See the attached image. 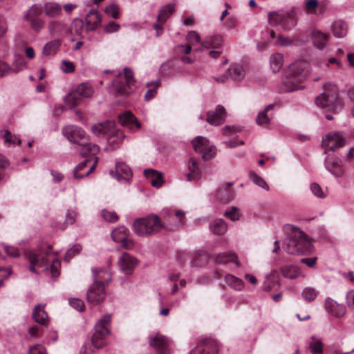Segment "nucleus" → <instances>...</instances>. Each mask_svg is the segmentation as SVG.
Returning <instances> with one entry per match:
<instances>
[{"mask_svg":"<svg viewBox=\"0 0 354 354\" xmlns=\"http://www.w3.org/2000/svg\"><path fill=\"white\" fill-rule=\"evenodd\" d=\"M163 225L157 215H150L136 219L133 223V229L140 236H148L158 232Z\"/></svg>","mask_w":354,"mask_h":354,"instance_id":"nucleus-3","label":"nucleus"},{"mask_svg":"<svg viewBox=\"0 0 354 354\" xmlns=\"http://www.w3.org/2000/svg\"><path fill=\"white\" fill-rule=\"evenodd\" d=\"M274 108V104H271L266 106L263 111L259 113L257 116V123L259 126L268 124L270 122L271 117L268 115V112Z\"/></svg>","mask_w":354,"mask_h":354,"instance_id":"nucleus-36","label":"nucleus"},{"mask_svg":"<svg viewBox=\"0 0 354 354\" xmlns=\"http://www.w3.org/2000/svg\"><path fill=\"white\" fill-rule=\"evenodd\" d=\"M297 24L296 15L294 10L286 12L281 23V28L284 30L292 29Z\"/></svg>","mask_w":354,"mask_h":354,"instance_id":"nucleus-34","label":"nucleus"},{"mask_svg":"<svg viewBox=\"0 0 354 354\" xmlns=\"http://www.w3.org/2000/svg\"><path fill=\"white\" fill-rule=\"evenodd\" d=\"M225 110L221 105H218L214 111H210L207 114V122L213 126L223 124L225 119Z\"/></svg>","mask_w":354,"mask_h":354,"instance_id":"nucleus-18","label":"nucleus"},{"mask_svg":"<svg viewBox=\"0 0 354 354\" xmlns=\"http://www.w3.org/2000/svg\"><path fill=\"white\" fill-rule=\"evenodd\" d=\"M81 145L83 155H97L100 152V147L96 144L86 142Z\"/></svg>","mask_w":354,"mask_h":354,"instance_id":"nucleus-48","label":"nucleus"},{"mask_svg":"<svg viewBox=\"0 0 354 354\" xmlns=\"http://www.w3.org/2000/svg\"><path fill=\"white\" fill-rule=\"evenodd\" d=\"M1 136L4 138L6 144L9 147L11 144H14L17 141L18 145L21 144V140L15 136L11 135L10 132L8 130H3L1 131Z\"/></svg>","mask_w":354,"mask_h":354,"instance_id":"nucleus-54","label":"nucleus"},{"mask_svg":"<svg viewBox=\"0 0 354 354\" xmlns=\"http://www.w3.org/2000/svg\"><path fill=\"white\" fill-rule=\"evenodd\" d=\"M45 15L50 18L58 17L62 12V7L55 2H48L43 8Z\"/></svg>","mask_w":354,"mask_h":354,"instance_id":"nucleus-28","label":"nucleus"},{"mask_svg":"<svg viewBox=\"0 0 354 354\" xmlns=\"http://www.w3.org/2000/svg\"><path fill=\"white\" fill-rule=\"evenodd\" d=\"M325 308L330 315L337 318L342 317L346 311L344 305L337 304L330 298L326 299Z\"/></svg>","mask_w":354,"mask_h":354,"instance_id":"nucleus-19","label":"nucleus"},{"mask_svg":"<svg viewBox=\"0 0 354 354\" xmlns=\"http://www.w3.org/2000/svg\"><path fill=\"white\" fill-rule=\"evenodd\" d=\"M346 303L349 308H354V289L348 290L346 295Z\"/></svg>","mask_w":354,"mask_h":354,"instance_id":"nucleus-64","label":"nucleus"},{"mask_svg":"<svg viewBox=\"0 0 354 354\" xmlns=\"http://www.w3.org/2000/svg\"><path fill=\"white\" fill-rule=\"evenodd\" d=\"M312 40L315 46L319 49H323L328 41V36L324 32L315 30L313 31Z\"/></svg>","mask_w":354,"mask_h":354,"instance_id":"nucleus-30","label":"nucleus"},{"mask_svg":"<svg viewBox=\"0 0 354 354\" xmlns=\"http://www.w3.org/2000/svg\"><path fill=\"white\" fill-rule=\"evenodd\" d=\"M310 189L312 193L317 198H322L326 196V192L322 189L321 186L316 183H311Z\"/></svg>","mask_w":354,"mask_h":354,"instance_id":"nucleus-59","label":"nucleus"},{"mask_svg":"<svg viewBox=\"0 0 354 354\" xmlns=\"http://www.w3.org/2000/svg\"><path fill=\"white\" fill-rule=\"evenodd\" d=\"M82 101V98L77 94V93L74 91L69 93L64 98V104L68 108H72L73 106H77L80 104Z\"/></svg>","mask_w":354,"mask_h":354,"instance_id":"nucleus-44","label":"nucleus"},{"mask_svg":"<svg viewBox=\"0 0 354 354\" xmlns=\"http://www.w3.org/2000/svg\"><path fill=\"white\" fill-rule=\"evenodd\" d=\"M217 343L212 339H204L190 351L189 354H218Z\"/></svg>","mask_w":354,"mask_h":354,"instance_id":"nucleus-12","label":"nucleus"},{"mask_svg":"<svg viewBox=\"0 0 354 354\" xmlns=\"http://www.w3.org/2000/svg\"><path fill=\"white\" fill-rule=\"evenodd\" d=\"M115 78L112 81L113 91L118 95L126 96L131 93V86L134 85L133 73L129 68H124V76L120 72L115 73Z\"/></svg>","mask_w":354,"mask_h":354,"instance_id":"nucleus-4","label":"nucleus"},{"mask_svg":"<svg viewBox=\"0 0 354 354\" xmlns=\"http://www.w3.org/2000/svg\"><path fill=\"white\" fill-rule=\"evenodd\" d=\"M319 292L313 287H306L302 290L301 296L307 302L314 301L318 296Z\"/></svg>","mask_w":354,"mask_h":354,"instance_id":"nucleus-47","label":"nucleus"},{"mask_svg":"<svg viewBox=\"0 0 354 354\" xmlns=\"http://www.w3.org/2000/svg\"><path fill=\"white\" fill-rule=\"evenodd\" d=\"M120 8L116 4H111L105 9V12L109 16L118 19L119 17Z\"/></svg>","mask_w":354,"mask_h":354,"instance_id":"nucleus-62","label":"nucleus"},{"mask_svg":"<svg viewBox=\"0 0 354 354\" xmlns=\"http://www.w3.org/2000/svg\"><path fill=\"white\" fill-rule=\"evenodd\" d=\"M283 248L289 254H307L313 251V246L303 231L295 229Z\"/></svg>","mask_w":354,"mask_h":354,"instance_id":"nucleus-2","label":"nucleus"},{"mask_svg":"<svg viewBox=\"0 0 354 354\" xmlns=\"http://www.w3.org/2000/svg\"><path fill=\"white\" fill-rule=\"evenodd\" d=\"M160 80L158 79L154 82H147V86H153V88L149 89L145 95V99L146 101H149L153 98L157 94V88L160 85Z\"/></svg>","mask_w":354,"mask_h":354,"instance_id":"nucleus-50","label":"nucleus"},{"mask_svg":"<svg viewBox=\"0 0 354 354\" xmlns=\"http://www.w3.org/2000/svg\"><path fill=\"white\" fill-rule=\"evenodd\" d=\"M332 33L334 36L342 38L347 32L346 24L342 21H335L332 25Z\"/></svg>","mask_w":354,"mask_h":354,"instance_id":"nucleus-42","label":"nucleus"},{"mask_svg":"<svg viewBox=\"0 0 354 354\" xmlns=\"http://www.w3.org/2000/svg\"><path fill=\"white\" fill-rule=\"evenodd\" d=\"M318 8L317 0H306L304 3L305 11L308 14H315Z\"/></svg>","mask_w":354,"mask_h":354,"instance_id":"nucleus-58","label":"nucleus"},{"mask_svg":"<svg viewBox=\"0 0 354 354\" xmlns=\"http://www.w3.org/2000/svg\"><path fill=\"white\" fill-rule=\"evenodd\" d=\"M186 39L188 44H190L191 46H194L197 44H202L203 42L201 41L200 35L196 31L189 32L186 36Z\"/></svg>","mask_w":354,"mask_h":354,"instance_id":"nucleus-57","label":"nucleus"},{"mask_svg":"<svg viewBox=\"0 0 354 354\" xmlns=\"http://www.w3.org/2000/svg\"><path fill=\"white\" fill-rule=\"evenodd\" d=\"M233 185L234 183L230 182L223 184L221 186H220L219 188L216 190V199L223 203H227L232 201L234 198L235 192L233 189L230 188V187Z\"/></svg>","mask_w":354,"mask_h":354,"instance_id":"nucleus-17","label":"nucleus"},{"mask_svg":"<svg viewBox=\"0 0 354 354\" xmlns=\"http://www.w3.org/2000/svg\"><path fill=\"white\" fill-rule=\"evenodd\" d=\"M185 212L177 209H170L165 216L168 222L167 227L170 230H174L184 225L185 222Z\"/></svg>","mask_w":354,"mask_h":354,"instance_id":"nucleus-14","label":"nucleus"},{"mask_svg":"<svg viewBox=\"0 0 354 354\" xmlns=\"http://www.w3.org/2000/svg\"><path fill=\"white\" fill-rule=\"evenodd\" d=\"M310 64L306 60H297L291 64L286 71V79L281 86L282 92H292L303 88L299 83L308 75Z\"/></svg>","mask_w":354,"mask_h":354,"instance_id":"nucleus-1","label":"nucleus"},{"mask_svg":"<svg viewBox=\"0 0 354 354\" xmlns=\"http://www.w3.org/2000/svg\"><path fill=\"white\" fill-rule=\"evenodd\" d=\"M111 321V315H106L102 317L95 326V333L92 337V344L97 348H101L106 344V337L110 332L108 325Z\"/></svg>","mask_w":354,"mask_h":354,"instance_id":"nucleus-5","label":"nucleus"},{"mask_svg":"<svg viewBox=\"0 0 354 354\" xmlns=\"http://www.w3.org/2000/svg\"><path fill=\"white\" fill-rule=\"evenodd\" d=\"M12 65L13 69L12 71L15 73H18L26 67L27 62L21 56H17Z\"/></svg>","mask_w":354,"mask_h":354,"instance_id":"nucleus-55","label":"nucleus"},{"mask_svg":"<svg viewBox=\"0 0 354 354\" xmlns=\"http://www.w3.org/2000/svg\"><path fill=\"white\" fill-rule=\"evenodd\" d=\"M337 95L336 88L330 84L324 93L316 97L315 103L321 108L333 107L337 102Z\"/></svg>","mask_w":354,"mask_h":354,"instance_id":"nucleus-7","label":"nucleus"},{"mask_svg":"<svg viewBox=\"0 0 354 354\" xmlns=\"http://www.w3.org/2000/svg\"><path fill=\"white\" fill-rule=\"evenodd\" d=\"M69 304L78 311H83L84 309V303L82 300L77 298H72L68 300Z\"/></svg>","mask_w":354,"mask_h":354,"instance_id":"nucleus-63","label":"nucleus"},{"mask_svg":"<svg viewBox=\"0 0 354 354\" xmlns=\"http://www.w3.org/2000/svg\"><path fill=\"white\" fill-rule=\"evenodd\" d=\"M346 145V140L341 132H330L322 138V147L324 149L325 153L328 151L335 152L337 149Z\"/></svg>","mask_w":354,"mask_h":354,"instance_id":"nucleus-6","label":"nucleus"},{"mask_svg":"<svg viewBox=\"0 0 354 354\" xmlns=\"http://www.w3.org/2000/svg\"><path fill=\"white\" fill-rule=\"evenodd\" d=\"M286 12L277 11L270 12L268 14V21L271 26L281 25Z\"/></svg>","mask_w":354,"mask_h":354,"instance_id":"nucleus-45","label":"nucleus"},{"mask_svg":"<svg viewBox=\"0 0 354 354\" xmlns=\"http://www.w3.org/2000/svg\"><path fill=\"white\" fill-rule=\"evenodd\" d=\"M174 12V5L169 4L163 7L157 17L158 22L163 24Z\"/></svg>","mask_w":354,"mask_h":354,"instance_id":"nucleus-43","label":"nucleus"},{"mask_svg":"<svg viewBox=\"0 0 354 354\" xmlns=\"http://www.w3.org/2000/svg\"><path fill=\"white\" fill-rule=\"evenodd\" d=\"M64 136L70 142L80 143L87 136L86 132L80 127L75 125H67L62 129Z\"/></svg>","mask_w":354,"mask_h":354,"instance_id":"nucleus-11","label":"nucleus"},{"mask_svg":"<svg viewBox=\"0 0 354 354\" xmlns=\"http://www.w3.org/2000/svg\"><path fill=\"white\" fill-rule=\"evenodd\" d=\"M94 277L93 283H98L100 286L104 287L105 283H108L111 279L110 272L106 269L93 270Z\"/></svg>","mask_w":354,"mask_h":354,"instance_id":"nucleus-25","label":"nucleus"},{"mask_svg":"<svg viewBox=\"0 0 354 354\" xmlns=\"http://www.w3.org/2000/svg\"><path fill=\"white\" fill-rule=\"evenodd\" d=\"M194 151L201 155H216L217 149L209 140L203 136H197L192 141Z\"/></svg>","mask_w":354,"mask_h":354,"instance_id":"nucleus-8","label":"nucleus"},{"mask_svg":"<svg viewBox=\"0 0 354 354\" xmlns=\"http://www.w3.org/2000/svg\"><path fill=\"white\" fill-rule=\"evenodd\" d=\"M97 160H96L95 162L89 167L88 170L85 173H80L86 166L88 163V160H84L81 162L77 167L75 168L73 171V175L75 178H81L85 176H88L90 173H91L95 168Z\"/></svg>","mask_w":354,"mask_h":354,"instance_id":"nucleus-35","label":"nucleus"},{"mask_svg":"<svg viewBox=\"0 0 354 354\" xmlns=\"http://www.w3.org/2000/svg\"><path fill=\"white\" fill-rule=\"evenodd\" d=\"M224 279L227 286L236 291H241L244 288V283L243 280L234 276L233 274H226L224 277Z\"/></svg>","mask_w":354,"mask_h":354,"instance_id":"nucleus-31","label":"nucleus"},{"mask_svg":"<svg viewBox=\"0 0 354 354\" xmlns=\"http://www.w3.org/2000/svg\"><path fill=\"white\" fill-rule=\"evenodd\" d=\"M228 75L235 82L241 81L245 77V71L243 66L234 64L230 66L227 70Z\"/></svg>","mask_w":354,"mask_h":354,"instance_id":"nucleus-32","label":"nucleus"},{"mask_svg":"<svg viewBox=\"0 0 354 354\" xmlns=\"http://www.w3.org/2000/svg\"><path fill=\"white\" fill-rule=\"evenodd\" d=\"M208 260V257L206 254L203 252H198L196 254L193 260L192 261V264L193 266H202L207 263Z\"/></svg>","mask_w":354,"mask_h":354,"instance_id":"nucleus-53","label":"nucleus"},{"mask_svg":"<svg viewBox=\"0 0 354 354\" xmlns=\"http://www.w3.org/2000/svg\"><path fill=\"white\" fill-rule=\"evenodd\" d=\"M47 28L51 36L60 35L65 29V25L60 21L50 20Z\"/></svg>","mask_w":354,"mask_h":354,"instance_id":"nucleus-33","label":"nucleus"},{"mask_svg":"<svg viewBox=\"0 0 354 354\" xmlns=\"http://www.w3.org/2000/svg\"><path fill=\"white\" fill-rule=\"evenodd\" d=\"M325 166L334 176H341L344 174L342 162L337 156H326Z\"/></svg>","mask_w":354,"mask_h":354,"instance_id":"nucleus-20","label":"nucleus"},{"mask_svg":"<svg viewBox=\"0 0 354 354\" xmlns=\"http://www.w3.org/2000/svg\"><path fill=\"white\" fill-rule=\"evenodd\" d=\"M150 345L160 354H166L169 351V340L163 335H157L150 341Z\"/></svg>","mask_w":354,"mask_h":354,"instance_id":"nucleus-23","label":"nucleus"},{"mask_svg":"<svg viewBox=\"0 0 354 354\" xmlns=\"http://www.w3.org/2000/svg\"><path fill=\"white\" fill-rule=\"evenodd\" d=\"M86 24L87 29L95 30L101 24V16L96 10H91L86 17Z\"/></svg>","mask_w":354,"mask_h":354,"instance_id":"nucleus-27","label":"nucleus"},{"mask_svg":"<svg viewBox=\"0 0 354 354\" xmlns=\"http://www.w3.org/2000/svg\"><path fill=\"white\" fill-rule=\"evenodd\" d=\"M103 219L107 222L115 223L118 220V216L115 212L103 209L101 213Z\"/></svg>","mask_w":354,"mask_h":354,"instance_id":"nucleus-56","label":"nucleus"},{"mask_svg":"<svg viewBox=\"0 0 354 354\" xmlns=\"http://www.w3.org/2000/svg\"><path fill=\"white\" fill-rule=\"evenodd\" d=\"M129 233L127 227L120 226L112 231L111 236L115 242L120 243L123 248L130 249L133 247V243L129 239Z\"/></svg>","mask_w":354,"mask_h":354,"instance_id":"nucleus-16","label":"nucleus"},{"mask_svg":"<svg viewBox=\"0 0 354 354\" xmlns=\"http://www.w3.org/2000/svg\"><path fill=\"white\" fill-rule=\"evenodd\" d=\"M216 261L221 264H225L228 262H234L236 266H239L240 263L237 261V255L233 252H223L219 254L216 258Z\"/></svg>","mask_w":354,"mask_h":354,"instance_id":"nucleus-38","label":"nucleus"},{"mask_svg":"<svg viewBox=\"0 0 354 354\" xmlns=\"http://www.w3.org/2000/svg\"><path fill=\"white\" fill-rule=\"evenodd\" d=\"M281 271L283 277L289 279H295L300 274L299 269L295 266H283L281 268Z\"/></svg>","mask_w":354,"mask_h":354,"instance_id":"nucleus-46","label":"nucleus"},{"mask_svg":"<svg viewBox=\"0 0 354 354\" xmlns=\"http://www.w3.org/2000/svg\"><path fill=\"white\" fill-rule=\"evenodd\" d=\"M250 179L257 186L264 189L266 191L269 190V186L264 180V179L259 176L255 171H250L249 172Z\"/></svg>","mask_w":354,"mask_h":354,"instance_id":"nucleus-49","label":"nucleus"},{"mask_svg":"<svg viewBox=\"0 0 354 354\" xmlns=\"http://www.w3.org/2000/svg\"><path fill=\"white\" fill-rule=\"evenodd\" d=\"M144 175L153 187L160 188L164 183L162 173L157 170L146 169Z\"/></svg>","mask_w":354,"mask_h":354,"instance_id":"nucleus-22","label":"nucleus"},{"mask_svg":"<svg viewBox=\"0 0 354 354\" xmlns=\"http://www.w3.org/2000/svg\"><path fill=\"white\" fill-rule=\"evenodd\" d=\"M77 94L82 98L90 97L93 95L94 91L93 87L88 83H81L75 90Z\"/></svg>","mask_w":354,"mask_h":354,"instance_id":"nucleus-40","label":"nucleus"},{"mask_svg":"<svg viewBox=\"0 0 354 354\" xmlns=\"http://www.w3.org/2000/svg\"><path fill=\"white\" fill-rule=\"evenodd\" d=\"M119 122L123 127L128 128L130 131H133V126L136 129L141 128L140 122L136 119L135 115L131 111H124L119 115Z\"/></svg>","mask_w":354,"mask_h":354,"instance_id":"nucleus-21","label":"nucleus"},{"mask_svg":"<svg viewBox=\"0 0 354 354\" xmlns=\"http://www.w3.org/2000/svg\"><path fill=\"white\" fill-rule=\"evenodd\" d=\"M311 339L312 342L309 343V348L312 354H322L324 346L322 340L316 339L315 337H312Z\"/></svg>","mask_w":354,"mask_h":354,"instance_id":"nucleus-51","label":"nucleus"},{"mask_svg":"<svg viewBox=\"0 0 354 354\" xmlns=\"http://www.w3.org/2000/svg\"><path fill=\"white\" fill-rule=\"evenodd\" d=\"M109 174L122 183H129L132 176L129 167L123 162L116 163L115 171L111 170Z\"/></svg>","mask_w":354,"mask_h":354,"instance_id":"nucleus-13","label":"nucleus"},{"mask_svg":"<svg viewBox=\"0 0 354 354\" xmlns=\"http://www.w3.org/2000/svg\"><path fill=\"white\" fill-rule=\"evenodd\" d=\"M283 55L281 53H274L270 56V65L274 73L279 71L283 65Z\"/></svg>","mask_w":354,"mask_h":354,"instance_id":"nucleus-39","label":"nucleus"},{"mask_svg":"<svg viewBox=\"0 0 354 354\" xmlns=\"http://www.w3.org/2000/svg\"><path fill=\"white\" fill-rule=\"evenodd\" d=\"M105 290L103 286L93 283L87 291V301L93 305H97L105 298Z\"/></svg>","mask_w":354,"mask_h":354,"instance_id":"nucleus-15","label":"nucleus"},{"mask_svg":"<svg viewBox=\"0 0 354 354\" xmlns=\"http://www.w3.org/2000/svg\"><path fill=\"white\" fill-rule=\"evenodd\" d=\"M43 10V8L36 4L32 5L26 12H25L24 17V19L28 21L36 18L39 16Z\"/></svg>","mask_w":354,"mask_h":354,"instance_id":"nucleus-52","label":"nucleus"},{"mask_svg":"<svg viewBox=\"0 0 354 354\" xmlns=\"http://www.w3.org/2000/svg\"><path fill=\"white\" fill-rule=\"evenodd\" d=\"M28 260L30 262L29 269L32 272L38 273L48 270V260L42 254L30 252L28 254Z\"/></svg>","mask_w":354,"mask_h":354,"instance_id":"nucleus-10","label":"nucleus"},{"mask_svg":"<svg viewBox=\"0 0 354 354\" xmlns=\"http://www.w3.org/2000/svg\"><path fill=\"white\" fill-rule=\"evenodd\" d=\"M91 131L95 136L98 137L106 136L111 138L118 134L115 123L111 120L93 124L91 127Z\"/></svg>","mask_w":354,"mask_h":354,"instance_id":"nucleus-9","label":"nucleus"},{"mask_svg":"<svg viewBox=\"0 0 354 354\" xmlns=\"http://www.w3.org/2000/svg\"><path fill=\"white\" fill-rule=\"evenodd\" d=\"M32 318L38 324L46 326L48 324V317L44 310V306L39 304L35 306L32 311Z\"/></svg>","mask_w":354,"mask_h":354,"instance_id":"nucleus-26","label":"nucleus"},{"mask_svg":"<svg viewBox=\"0 0 354 354\" xmlns=\"http://www.w3.org/2000/svg\"><path fill=\"white\" fill-rule=\"evenodd\" d=\"M224 215L231 221H235L239 219L241 214L236 207H231L225 212Z\"/></svg>","mask_w":354,"mask_h":354,"instance_id":"nucleus-60","label":"nucleus"},{"mask_svg":"<svg viewBox=\"0 0 354 354\" xmlns=\"http://www.w3.org/2000/svg\"><path fill=\"white\" fill-rule=\"evenodd\" d=\"M61 46L60 39H54L46 43L43 48V54L46 56L56 54Z\"/></svg>","mask_w":354,"mask_h":354,"instance_id":"nucleus-37","label":"nucleus"},{"mask_svg":"<svg viewBox=\"0 0 354 354\" xmlns=\"http://www.w3.org/2000/svg\"><path fill=\"white\" fill-rule=\"evenodd\" d=\"M210 231L216 235H221L226 232L227 225L223 219H215L209 223Z\"/></svg>","mask_w":354,"mask_h":354,"instance_id":"nucleus-29","label":"nucleus"},{"mask_svg":"<svg viewBox=\"0 0 354 354\" xmlns=\"http://www.w3.org/2000/svg\"><path fill=\"white\" fill-rule=\"evenodd\" d=\"M223 44V39L219 35L210 36L207 37L203 42L202 46L206 48H218L221 46Z\"/></svg>","mask_w":354,"mask_h":354,"instance_id":"nucleus-41","label":"nucleus"},{"mask_svg":"<svg viewBox=\"0 0 354 354\" xmlns=\"http://www.w3.org/2000/svg\"><path fill=\"white\" fill-rule=\"evenodd\" d=\"M138 263V261L128 253H123L119 259L120 269L125 272L132 270Z\"/></svg>","mask_w":354,"mask_h":354,"instance_id":"nucleus-24","label":"nucleus"},{"mask_svg":"<svg viewBox=\"0 0 354 354\" xmlns=\"http://www.w3.org/2000/svg\"><path fill=\"white\" fill-rule=\"evenodd\" d=\"M28 21H30L31 28L36 32L41 30L45 24L44 20L40 18H35Z\"/></svg>","mask_w":354,"mask_h":354,"instance_id":"nucleus-61","label":"nucleus"}]
</instances>
